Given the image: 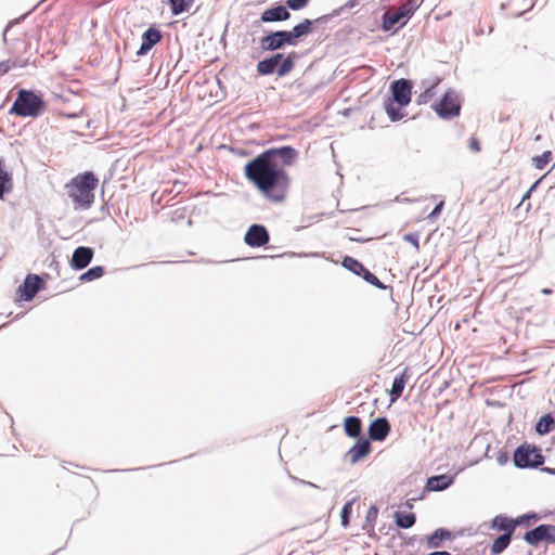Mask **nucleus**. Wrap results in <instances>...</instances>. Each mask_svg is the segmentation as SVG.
Instances as JSON below:
<instances>
[{"label": "nucleus", "instance_id": "393cba45", "mask_svg": "<svg viewBox=\"0 0 555 555\" xmlns=\"http://www.w3.org/2000/svg\"><path fill=\"white\" fill-rule=\"evenodd\" d=\"M440 83V78H435L433 80V82L430 83H425L423 82V86H424V91L421 92L415 102L416 104L418 105H422V104H427L436 94V87Z\"/></svg>", "mask_w": 555, "mask_h": 555}, {"label": "nucleus", "instance_id": "6ab92c4d", "mask_svg": "<svg viewBox=\"0 0 555 555\" xmlns=\"http://www.w3.org/2000/svg\"><path fill=\"white\" fill-rule=\"evenodd\" d=\"M162 39V33L155 28H147L142 35V42L140 49L137 52L138 56L145 55L156 43Z\"/></svg>", "mask_w": 555, "mask_h": 555}, {"label": "nucleus", "instance_id": "c756f323", "mask_svg": "<svg viewBox=\"0 0 555 555\" xmlns=\"http://www.w3.org/2000/svg\"><path fill=\"white\" fill-rule=\"evenodd\" d=\"M512 541V535H508V533H503L499 535L491 545V554L492 555H499L504 550H506Z\"/></svg>", "mask_w": 555, "mask_h": 555}, {"label": "nucleus", "instance_id": "c03bdc74", "mask_svg": "<svg viewBox=\"0 0 555 555\" xmlns=\"http://www.w3.org/2000/svg\"><path fill=\"white\" fill-rule=\"evenodd\" d=\"M270 57L276 65H280L283 62V60H285L286 56H284L283 53H275Z\"/></svg>", "mask_w": 555, "mask_h": 555}, {"label": "nucleus", "instance_id": "ea45409f", "mask_svg": "<svg viewBox=\"0 0 555 555\" xmlns=\"http://www.w3.org/2000/svg\"><path fill=\"white\" fill-rule=\"evenodd\" d=\"M378 509L376 506H371L366 513V520L367 521H375L377 518Z\"/></svg>", "mask_w": 555, "mask_h": 555}, {"label": "nucleus", "instance_id": "603ef678", "mask_svg": "<svg viewBox=\"0 0 555 555\" xmlns=\"http://www.w3.org/2000/svg\"><path fill=\"white\" fill-rule=\"evenodd\" d=\"M499 461L502 464V463H504L505 460H504V457H500Z\"/></svg>", "mask_w": 555, "mask_h": 555}, {"label": "nucleus", "instance_id": "aec40b11", "mask_svg": "<svg viewBox=\"0 0 555 555\" xmlns=\"http://www.w3.org/2000/svg\"><path fill=\"white\" fill-rule=\"evenodd\" d=\"M371 452V442L369 439L359 438L358 441L350 448L347 455L352 464H356L361 459Z\"/></svg>", "mask_w": 555, "mask_h": 555}, {"label": "nucleus", "instance_id": "423d86ee", "mask_svg": "<svg viewBox=\"0 0 555 555\" xmlns=\"http://www.w3.org/2000/svg\"><path fill=\"white\" fill-rule=\"evenodd\" d=\"M298 56L299 55L296 52H291L280 65H276L271 57H267L258 62L257 72L262 76H269L276 73L279 77H284L293 70L295 61Z\"/></svg>", "mask_w": 555, "mask_h": 555}, {"label": "nucleus", "instance_id": "e433bc0d", "mask_svg": "<svg viewBox=\"0 0 555 555\" xmlns=\"http://www.w3.org/2000/svg\"><path fill=\"white\" fill-rule=\"evenodd\" d=\"M310 0H286L287 10L299 11L307 7Z\"/></svg>", "mask_w": 555, "mask_h": 555}, {"label": "nucleus", "instance_id": "a211bd4d", "mask_svg": "<svg viewBox=\"0 0 555 555\" xmlns=\"http://www.w3.org/2000/svg\"><path fill=\"white\" fill-rule=\"evenodd\" d=\"M291 17V13L286 7L278 4L270 9L264 10L260 15V22L262 23H274L284 22Z\"/></svg>", "mask_w": 555, "mask_h": 555}, {"label": "nucleus", "instance_id": "6e6552de", "mask_svg": "<svg viewBox=\"0 0 555 555\" xmlns=\"http://www.w3.org/2000/svg\"><path fill=\"white\" fill-rule=\"evenodd\" d=\"M298 157V152L292 146H281L269 149L256 158L261 159L268 164H278V159H281L283 166H291Z\"/></svg>", "mask_w": 555, "mask_h": 555}, {"label": "nucleus", "instance_id": "9b49d317", "mask_svg": "<svg viewBox=\"0 0 555 555\" xmlns=\"http://www.w3.org/2000/svg\"><path fill=\"white\" fill-rule=\"evenodd\" d=\"M343 267L358 276H362L369 284L374 285L379 289H386V285L382 283L378 278L369 271L360 261L356 258L346 256L343 260Z\"/></svg>", "mask_w": 555, "mask_h": 555}, {"label": "nucleus", "instance_id": "5701e85b", "mask_svg": "<svg viewBox=\"0 0 555 555\" xmlns=\"http://www.w3.org/2000/svg\"><path fill=\"white\" fill-rule=\"evenodd\" d=\"M409 375H408V369H404L403 372L396 376L392 386L390 389V401L395 402L397 399H399L403 392V389L405 387V384L408 382Z\"/></svg>", "mask_w": 555, "mask_h": 555}, {"label": "nucleus", "instance_id": "4c0bfd02", "mask_svg": "<svg viewBox=\"0 0 555 555\" xmlns=\"http://www.w3.org/2000/svg\"><path fill=\"white\" fill-rule=\"evenodd\" d=\"M403 240L405 242L411 243L414 246L416 251L420 250V243H418V234L417 233H406V234L403 235Z\"/></svg>", "mask_w": 555, "mask_h": 555}, {"label": "nucleus", "instance_id": "2f4dec72", "mask_svg": "<svg viewBox=\"0 0 555 555\" xmlns=\"http://www.w3.org/2000/svg\"><path fill=\"white\" fill-rule=\"evenodd\" d=\"M402 106H396L395 102L388 100L385 102V111L387 115L389 116L391 121H398L404 117V115L401 113Z\"/></svg>", "mask_w": 555, "mask_h": 555}, {"label": "nucleus", "instance_id": "8fccbe9b", "mask_svg": "<svg viewBox=\"0 0 555 555\" xmlns=\"http://www.w3.org/2000/svg\"><path fill=\"white\" fill-rule=\"evenodd\" d=\"M541 293H542V294H544V295H550V294H552V289H550V288H543V289L541 291Z\"/></svg>", "mask_w": 555, "mask_h": 555}, {"label": "nucleus", "instance_id": "bb28decb", "mask_svg": "<svg viewBox=\"0 0 555 555\" xmlns=\"http://www.w3.org/2000/svg\"><path fill=\"white\" fill-rule=\"evenodd\" d=\"M451 531L444 528L436 529L431 535L427 539V546L429 548H438L441 546V542L451 538Z\"/></svg>", "mask_w": 555, "mask_h": 555}, {"label": "nucleus", "instance_id": "c9c22d12", "mask_svg": "<svg viewBox=\"0 0 555 555\" xmlns=\"http://www.w3.org/2000/svg\"><path fill=\"white\" fill-rule=\"evenodd\" d=\"M351 511H352V502H347L344 505V507L341 509V515H340L343 527H347L348 526Z\"/></svg>", "mask_w": 555, "mask_h": 555}, {"label": "nucleus", "instance_id": "b1692460", "mask_svg": "<svg viewBox=\"0 0 555 555\" xmlns=\"http://www.w3.org/2000/svg\"><path fill=\"white\" fill-rule=\"evenodd\" d=\"M344 429L350 438H361L362 422L358 416H348L344 421Z\"/></svg>", "mask_w": 555, "mask_h": 555}, {"label": "nucleus", "instance_id": "2eb2a0df", "mask_svg": "<svg viewBox=\"0 0 555 555\" xmlns=\"http://www.w3.org/2000/svg\"><path fill=\"white\" fill-rule=\"evenodd\" d=\"M390 423L386 417L375 418L369 426V437L372 441H384L390 433Z\"/></svg>", "mask_w": 555, "mask_h": 555}, {"label": "nucleus", "instance_id": "ddd939ff", "mask_svg": "<svg viewBox=\"0 0 555 555\" xmlns=\"http://www.w3.org/2000/svg\"><path fill=\"white\" fill-rule=\"evenodd\" d=\"M270 240L269 232L262 224H251L245 233L244 241L250 247L264 246Z\"/></svg>", "mask_w": 555, "mask_h": 555}, {"label": "nucleus", "instance_id": "3c124183", "mask_svg": "<svg viewBox=\"0 0 555 555\" xmlns=\"http://www.w3.org/2000/svg\"><path fill=\"white\" fill-rule=\"evenodd\" d=\"M356 0H349V2L346 4L349 8L354 7Z\"/></svg>", "mask_w": 555, "mask_h": 555}, {"label": "nucleus", "instance_id": "0eeeda50", "mask_svg": "<svg viewBox=\"0 0 555 555\" xmlns=\"http://www.w3.org/2000/svg\"><path fill=\"white\" fill-rule=\"evenodd\" d=\"M434 109L437 115L443 119L459 116L461 112L459 93L453 89H449L444 92L440 101L434 105Z\"/></svg>", "mask_w": 555, "mask_h": 555}, {"label": "nucleus", "instance_id": "c85d7f7f", "mask_svg": "<svg viewBox=\"0 0 555 555\" xmlns=\"http://www.w3.org/2000/svg\"><path fill=\"white\" fill-rule=\"evenodd\" d=\"M195 0H168L171 14L177 16L191 9Z\"/></svg>", "mask_w": 555, "mask_h": 555}, {"label": "nucleus", "instance_id": "4be33fe9", "mask_svg": "<svg viewBox=\"0 0 555 555\" xmlns=\"http://www.w3.org/2000/svg\"><path fill=\"white\" fill-rule=\"evenodd\" d=\"M514 521L515 518H509L505 515L500 514L492 519L491 527L493 529L503 531L504 533H508V535L513 537V533L516 529V525H514Z\"/></svg>", "mask_w": 555, "mask_h": 555}, {"label": "nucleus", "instance_id": "79ce46f5", "mask_svg": "<svg viewBox=\"0 0 555 555\" xmlns=\"http://www.w3.org/2000/svg\"><path fill=\"white\" fill-rule=\"evenodd\" d=\"M442 208H443V202L441 201L439 204H437L435 206L433 211L429 214V218H436L437 216H439L441 210H442Z\"/></svg>", "mask_w": 555, "mask_h": 555}, {"label": "nucleus", "instance_id": "39448f33", "mask_svg": "<svg viewBox=\"0 0 555 555\" xmlns=\"http://www.w3.org/2000/svg\"><path fill=\"white\" fill-rule=\"evenodd\" d=\"M513 457L514 464L518 468H537L544 463L541 450L526 443L516 448Z\"/></svg>", "mask_w": 555, "mask_h": 555}, {"label": "nucleus", "instance_id": "a18cd8bd", "mask_svg": "<svg viewBox=\"0 0 555 555\" xmlns=\"http://www.w3.org/2000/svg\"><path fill=\"white\" fill-rule=\"evenodd\" d=\"M294 480L299 481L300 483L313 487V488H319L317 485L312 483L311 481L299 480L298 478H294Z\"/></svg>", "mask_w": 555, "mask_h": 555}, {"label": "nucleus", "instance_id": "412c9836", "mask_svg": "<svg viewBox=\"0 0 555 555\" xmlns=\"http://www.w3.org/2000/svg\"><path fill=\"white\" fill-rule=\"evenodd\" d=\"M454 482V476L447 474L431 476L427 479L426 489L428 491H443Z\"/></svg>", "mask_w": 555, "mask_h": 555}, {"label": "nucleus", "instance_id": "7c9ffc66", "mask_svg": "<svg viewBox=\"0 0 555 555\" xmlns=\"http://www.w3.org/2000/svg\"><path fill=\"white\" fill-rule=\"evenodd\" d=\"M395 517H396V525L402 529H409V528L413 527L416 521V517L413 513L397 512Z\"/></svg>", "mask_w": 555, "mask_h": 555}, {"label": "nucleus", "instance_id": "58836bf2", "mask_svg": "<svg viewBox=\"0 0 555 555\" xmlns=\"http://www.w3.org/2000/svg\"><path fill=\"white\" fill-rule=\"evenodd\" d=\"M28 63V59L16 57L14 60H11L12 68H23L26 67Z\"/></svg>", "mask_w": 555, "mask_h": 555}, {"label": "nucleus", "instance_id": "9d476101", "mask_svg": "<svg viewBox=\"0 0 555 555\" xmlns=\"http://www.w3.org/2000/svg\"><path fill=\"white\" fill-rule=\"evenodd\" d=\"M524 540L532 546H538L541 542L546 544L555 543V526L543 524L534 527L524 534Z\"/></svg>", "mask_w": 555, "mask_h": 555}, {"label": "nucleus", "instance_id": "f704fd0d", "mask_svg": "<svg viewBox=\"0 0 555 555\" xmlns=\"http://www.w3.org/2000/svg\"><path fill=\"white\" fill-rule=\"evenodd\" d=\"M540 519L539 515L535 513L524 514L517 518H515L514 525L517 526H530L532 522H535Z\"/></svg>", "mask_w": 555, "mask_h": 555}, {"label": "nucleus", "instance_id": "09e8293b", "mask_svg": "<svg viewBox=\"0 0 555 555\" xmlns=\"http://www.w3.org/2000/svg\"><path fill=\"white\" fill-rule=\"evenodd\" d=\"M539 182L540 180L535 181L528 191L532 193V191H534V189L538 186Z\"/></svg>", "mask_w": 555, "mask_h": 555}, {"label": "nucleus", "instance_id": "20e7f679", "mask_svg": "<svg viewBox=\"0 0 555 555\" xmlns=\"http://www.w3.org/2000/svg\"><path fill=\"white\" fill-rule=\"evenodd\" d=\"M420 7L418 0H406L397 10H388L382 16V29L390 31L403 27Z\"/></svg>", "mask_w": 555, "mask_h": 555}, {"label": "nucleus", "instance_id": "37998d69", "mask_svg": "<svg viewBox=\"0 0 555 555\" xmlns=\"http://www.w3.org/2000/svg\"><path fill=\"white\" fill-rule=\"evenodd\" d=\"M469 149L474 152H479L480 151V144H479V141L476 139V138H472L470 141H469Z\"/></svg>", "mask_w": 555, "mask_h": 555}, {"label": "nucleus", "instance_id": "f8f14e48", "mask_svg": "<svg viewBox=\"0 0 555 555\" xmlns=\"http://www.w3.org/2000/svg\"><path fill=\"white\" fill-rule=\"evenodd\" d=\"M412 83L410 80L401 78L391 83L392 102L399 106H405L411 101Z\"/></svg>", "mask_w": 555, "mask_h": 555}, {"label": "nucleus", "instance_id": "4468645a", "mask_svg": "<svg viewBox=\"0 0 555 555\" xmlns=\"http://www.w3.org/2000/svg\"><path fill=\"white\" fill-rule=\"evenodd\" d=\"M43 280L37 274H28L24 283L18 286V293L22 299L31 300L41 289Z\"/></svg>", "mask_w": 555, "mask_h": 555}, {"label": "nucleus", "instance_id": "f3484780", "mask_svg": "<svg viewBox=\"0 0 555 555\" xmlns=\"http://www.w3.org/2000/svg\"><path fill=\"white\" fill-rule=\"evenodd\" d=\"M330 18H331V15H323V16L318 17L314 21L305 18L302 22L295 25L289 31H291L294 40L297 43L299 38L307 36L308 34H310L312 31V26L314 24L326 23Z\"/></svg>", "mask_w": 555, "mask_h": 555}, {"label": "nucleus", "instance_id": "473e14b6", "mask_svg": "<svg viewBox=\"0 0 555 555\" xmlns=\"http://www.w3.org/2000/svg\"><path fill=\"white\" fill-rule=\"evenodd\" d=\"M104 274V268L102 266H95L88 269L85 273H82L79 278L82 282H90L96 279H100Z\"/></svg>", "mask_w": 555, "mask_h": 555}, {"label": "nucleus", "instance_id": "7ed1b4c3", "mask_svg": "<svg viewBox=\"0 0 555 555\" xmlns=\"http://www.w3.org/2000/svg\"><path fill=\"white\" fill-rule=\"evenodd\" d=\"M46 104L42 98L34 91L22 89L10 109L11 114L21 117H38L44 111Z\"/></svg>", "mask_w": 555, "mask_h": 555}, {"label": "nucleus", "instance_id": "dca6fc26", "mask_svg": "<svg viewBox=\"0 0 555 555\" xmlns=\"http://www.w3.org/2000/svg\"><path fill=\"white\" fill-rule=\"evenodd\" d=\"M93 255L94 251L91 247H77L73 253L70 267L77 271L85 269L91 262Z\"/></svg>", "mask_w": 555, "mask_h": 555}, {"label": "nucleus", "instance_id": "72a5a7b5", "mask_svg": "<svg viewBox=\"0 0 555 555\" xmlns=\"http://www.w3.org/2000/svg\"><path fill=\"white\" fill-rule=\"evenodd\" d=\"M552 160V152L545 151L541 155L532 158V163L537 169H544L545 166Z\"/></svg>", "mask_w": 555, "mask_h": 555}, {"label": "nucleus", "instance_id": "5fc2aeb1", "mask_svg": "<svg viewBox=\"0 0 555 555\" xmlns=\"http://www.w3.org/2000/svg\"><path fill=\"white\" fill-rule=\"evenodd\" d=\"M554 442H555V435H554Z\"/></svg>", "mask_w": 555, "mask_h": 555}, {"label": "nucleus", "instance_id": "f03ea898", "mask_svg": "<svg viewBox=\"0 0 555 555\" xmlns=\"http://www.w3.org/2000/svg\"><path fill=\"white\" fill-rule=\"evenodd\" d=\"M99 183L92 171L77 175L66 184L68 196L82 208H90L94 202V190Z\"/></svg>", "mask_w": 555, "mask_h": 555}, {"label": "nucleus", "instance_id": "864d4df0", "mask_svg": "<svg viewBox=\"0 0 555 555\" xmlns=\"http://www.w3.org/2000/svg\"><path fill=\"white\" fill-rule=\"evenodd\" d=\"M499 461L502 464V463H504L505 460H504V457H500Z\"/></svg>", "mask_w": 555, "mask_h": 555}, {"label": "nucleus", "instance_id": "de8ad7c7", "mask_svg": "<svg viewBox=\"0 0 555 555\" xmlns=\"http://www.w3.org/2000/svg\"><path fill=\"white\" fill-rule=\"evenodd\" d=\"M531 195V192L530 191H527L526 194L522 196L521 198V203L519 205H521L526 199H528Z\"/></svg>", "mask_w": 555, "mask_h": 555}, {"label": "nucleus", "instance_id": "cd10ccee", "mask_svg": "<svg viewBox=\"0 0 555 555\" xmlns=\"http://www.w3.org/2000/svg\"><path fill=\"white\" fill-rule=\"evenodd\" d=\"M555 421L551 413L543 415L535 425V430L539 435H546L554 428Z\"/></svg>", "mask_w": 555, "mask_h": 555}, {"label": "nucleus", "instance_id": "a878e982", "mask_svg": "<svg viewBox=\"0 0 555 555\" xmlns=\"http://www.w3.org/2000/svg\"><path fill=\"white\" fill-rule=\"evenodd\" d=\"M13 189L12 176L3 168V160L0 159V199Z\"/></svg>", "mask_w": 555, "mask_h": 555}, {"label": "nucleus", "instance_id": "a19ab883", "mask_svg": "<svg viewBox=\"0 0 555 555\" xmlns=\"http://www.w3.org/2000/svg\"><path fill=\"white\" fill-rule=\"evenodd\" d=\"M10 69H12L11 60L0 62V76L7 74Z\"/></svg>", "mask_w": 555, "mask_h": 555}, {"label": "nucleus", "instance_id": "49530a36", "mask_svg": "<svg viewBox=\"0 0 555 555\" xmlns=\"http://www.w3.org/2000/svg\"><path fill=\"white\" fill-rule=\"evenodd\" d=\"M542 472L548 474V475H553L555 476V468H551V467H543L542 468Z\"/></svg>", "mask_w": 555, "mask_h": 555}, {"label": "nucleus", "instance_id": "1a4fd4ad", "mask_svg": "<svg viewBox=\"0 0 555 555\" xmlns=\"http://www.w3.org/2000/svg\"><path fill=\"white\" fill-rule=\"evenodd\" d=\"M289 30H276L272 31L260 39V47L263 51H278L286 46H296Z\"/></svg>", "mask_w": 555, "mask_h": 555}, {"label": "nucleus", "instance_id": "f257e3e1", "mask_svg": "<svg viewBox=\"0 0 555 555\" xmlns=\"http://www.w3.org/2000/svg\"><path fill=\"white\" fill-rule=\"evenodd\" d=\"M244 173L268 201L273 203L285 201L291 179L279 164H268L255 157L245 165Z\"/></svg>", "mask_w": 555, "mask_h": 555}]
</instances>
